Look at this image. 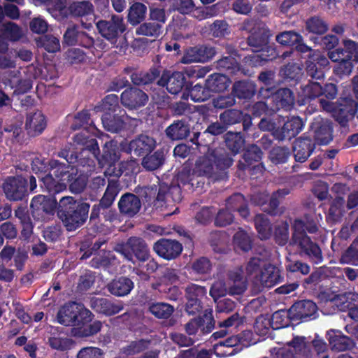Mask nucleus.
Wrapping results in <instances>:
<instances>
[{
	"instance_id": "obj_1",
	"label": "nucleus",
	"mask_w": 358,
	"mask_h": 358,
	"mask_svg": "<svg viewBox=\"0 0 358 358\" xmlns=\"http://www.w3.org/2000/svg\"><path fill=\"white\" fill-rule=\"evenodd\" d=\"M92 320V313L83 304L76 302L66 303L59 308L57 314V322L64 326L72 327V336L78 338L89 337L97 334L102 323Z\"/></svg>"
},
{
	"instance_id": "obj_2",
	"label": "nucleus",
	"mask_w": 358,
	"mask_h": 358,
	"mask_svg": "<svg viewBox=\"0 0 358 358\" xmlns=\"http://www.w3.org/2000/svg\"><path fill=\"white\" fill-rule=\"evenodd\" d=\"M294 233L292 238V243L298 245L301 248V254H304L315 264H320L323 260L321 249L306 234V231L310 234L315 233L318 227L313 221H308L305 224L301 220L294 221Z\"/></svg>"
},
{
	"instance_id": "obj_3",
	"label": "nucleus",
	"mask_w": 358,
	"mask_h": 358,
	"mask_svg": "<svg viewBox=\"0 0 358 358\" xmlns=\"http://www.w3.org/2000/svg\"><path fill=\"white\" fill-rule=\"evenodd\" d=\"M90 204L78 203L72 196H64L59 200L58 215L69 231L83 225L88 217Z\"/></svg>"
},
{
	"instance_id": "obj_4",
	"label": "nucleus",
	"mask_w": 358,
	"mask_h": 358,
	"mask_svg": "<svg viewBox=\"0 0 358 358\" xmlns=\"http://www.w3.org/2000/svg\"><path fill=\"white\" fill-rule=\"evenodd\" d=\"M48 173L41 178L49 192H59L65 188L66 182L73 180L76 170L66 163L51 160L48 164Z\"/></svg>"
},
{
	"instance_id": "obj_5",
	"label": "nucleus",
	"mask_w": 358,
	"mask_h": 358,
	"mask_svg": "<svg viewBox=\"0 0 358 358\" xmlns=\"http://www.w3.org/2000/svg\"><path fill=\"white\" fill-rule=\"evenodd\" d=\"M232 164V159L218 150H208V153L199 157L196 162L194 173L199 176L211 177L217 169H224Z\"/></svg>"
},
{
	"instance_id": "obj_6",
	"label": "nucleus",
	"mask_w": 358,
	"mask_h": 358,
	"mask_svg": "<svg viewBox=\"0 0 358 358\" xmlns=\"http://www.w3.org/2000/svg\"><path fill=\"white\" fill-rule=\"evenodd\" d=\"M74 142L78 145H85L86 150L92 152L101 166H104L105 163H115L120 159V152L114 141H108L105 143L102 159L98 157L99 149L95 139L87 140L84 134H78L75 136Z\"/></svg>"
},
{
	"instance_id": "obj_7",
	"label": "nucleus",
	"mask_w": 358,
	"mask_h": 358,
	"mask_svg": "<svg viewBox=\"0 0 358 358\" xmlns=\"http://www.w3.org/2000/svg\"><path fill=\"white\" fill-rule=\"evenodd\" d=\"M322 108L331 113L341 124L345 125L350 116H353L357 110V103L352 98H341L338 102L326 101L324 98L320 99Z\"/></svg>"
},
{
	"instance_id": "obj_8",
	"label": "nucleus",
	"mask_w": 358,
	"mask_h": 358,
	"mask_svg": "<svg viewBox=\"0 0 358 358\" xmlns=\"http://www.w3.org/2000/svg\"><path fill=\"white\" fill-rule=\"evenodd\" d=\"M115 250L127 260L134 263V257L141 262L148 259L150 251L145 241L138 237H131L126 242L118 243Z\"/></svg>"
},
{
	"instance_id": "obj_9",
	"label": "nucleus",
	"mask_w": 358,
	"mask_h": 358,
	"mask_svg": "<svg viewBox=\"0 0 358 358\" xmlns=\"http://www.w3.org/2000/svg\"><path fill=\"white\" fill-rule=\"evenodd\" d=\"M57 202L55 199L43 196H34L31 202V214L38 220L46 221L54 215Z\"/></svg>"
},
{
	"instance_id": "obj_10",
	"label": "nucleus",
	"mask_w": 358,
	"mask_h": 358,
	"mask_svg": "<svg viewBox=\"0 0 358 358\" xmlns=\"http://www.w3.org/2000/svg\"><path fill=\"white\" fill-rule=\"evenodd\" d=\"M243 29L250 33V36L248 37V43L250 46L257 48L254 51H259V48H262L267 44L269 34L264 23L247 22L245 23Z\"/></svg>"
},
{
	"instance_id": "obj_11",
	"label": "nucleus",
	"mask_w": 358,
	"mask_h": 358,
	"mask_svg": "<svg viewBox=\"0 0 358 358\" xmlns=\"http://www.w3.org/2000/svg\"><path fill=\"white\" fill-rule=\"evenodd\" d=\"M96 27L100 34L111 43H115L119 34L125 30L123 19L115 15L110 20H99Z\"/></svg>"
},
{
	"instance_id": "obj_12",
	"label": "nucleus",
	"mask_w": 358,
	"mask_h": 358,
	"mask_svg": "<svg viewBox=\"0 0 358 358\" xmlns=\"http://www.w3.org/2000/svg\"><path fill=\"white\" fill-rule=\"evenodd\" d=\"M281 280L280 270L278 267L267 264L257 274L253 283L259 291L263 288H270L275 286Z\"/></svg>"
},
{
	"instance_id": "obj_13",
	"label": "nucleus",
	"mask_w": 358,
	"mask_h": 358,
	"mask_svg": "<svg viewBox=\"0 0 358 358\" xmlns=\"http://www.w3.org/2000/svg\"><path fill=\"white\" fill-rule=\"evenodd\" d=\"M211 1H201V6H196L194 1H176V9L182 14L192 13L194 17L199 20L215 15L213 7L206 4Z\"/></svg>"
},
{
	"instance_id": "obj_14",
	"label": "nucleus",
	"mask_w": 358,
	"mask_h": 358,
	"mask_svg": "<svg viewBox=\"0 0 358 358\" xmlns=\"http://www.w3.org/2000/svg\"><path fill=\"white\" fill-rule=\"evenodd\" d=\"M185 291L187 299L186 311L189 315H194L201 310V300L206 296V289L200 285L191 284L186 287Z\"/></svg>"
},
{
	"instance_id": "obj_15",
	"label": "nucleus",
	"mask_w": 358,
	"mask_h": 358,
	"mask_svg": "<svg viewBox=\"0 0 358 358\" xmlns=\"http://www.w3.org/2000/svg\"><path fill=\"white\" fill-rule=\"evenodd\" d=\"M315 141L320 145H327L333 139V127L328 120L315 117L311 124Z\"/></svg>"
},
{
	"instance_id": "obj_16",
	"label": "nucleus",
	"mask_w": 358,
	"mask_h": 358,
	"mask_svg": "<svg viewBox=\"0 0 358 358\" xmlns=\"http://www.w3.org/2000/svg\"><path fill=\"white\" fill-rule=\"evenodd\" d=\"M215 55L213 48L207 45H199L186 50L181 59L183 64L193 62H206Z\"/></svg>"
},
{
	"instance_id": "obj_17",
	"label": "nucleus",
	"mask_w": 358,
	"mask_h": 358,
	"mask_svg": "<svg viewBox=\"0 0 358 358\" xmlns=\"http://www.w3.org/2000/svg\"><path fill=\"white\" fill-rule=\"evenodd\" d=\"M153 250L161 257L171 260L176 258L182 252V245L177 241L161 239L156 242Z\"/></svg>"
},
{
	"instance_id": "obj_18",
	"label": "nucleus",
	"mask_w": 358,
	"mask_h": 358,
	"mask_svg": "<svg viewBox=\"0 0 358 358\" xmlns=\"http://www.w3.org/2000/svg\"><path fill=\"white\" fill-rule=\"evenodd\" d=\"M27 181L22 177L8 178L3 185L6 197L11 201L22 199L26 192Z\"/></svg>"
},
{
	"instance_id": "obj_19",
	"label": "nucleus",
	"mask_w": 358,
	"mask_h": 358,
	"mask_svg": "<svg viewBox=\"0 0 358 358\" xmlns=\"http://www.w3.org/2000/svg\"><path fill=\"white\" fill-rule=\"evenodd\" d=\"M317 307L310 300H303L295 303L289 309V315L292 319L307 320L315 317Z\"/></svg>"
},
{
	"instance_id": "obj_20",
	"label": "nucleus",
	"mask_w": 358,
	"mask_h": 358,
	"mask_svg": "<svg viewBox=\"0 0 358 358\" xmlns=\"http://www.w3.org/2000/svg\"><path fill=\"white\" fill-rule=\"evenodd\" d=\"M185 77L180 72H171L165 70L163 71L157 84L159 86L166 87V90L173 94H176L182 89Z\"/></svg>"
},
{
	"instance_id": "obj_21",
	"label": "nucleus",
	"mask_w": 358,
	"mask_h": 358,
	"mask_svg": "<svg viewBox=\"0 0 358 358\" xmlns=\"http://www.w3.org/2000/svg\"><path fill=\"white\" fill-rule=\"evenodd\" d=\"M148 101V96L137 88H129L121 94V102L129 109H136L144 106Z\"/></svg>"
},
{
	"instance_id": "obj_22",
	"label": "nucleus",
	"mask_w": 358,
	"mask_h": 358,
	"mask_svg": "<svg viewBox=\"0 0 358 358\" xmlns=\"http://www.w3.org/2000/svg\"><path fill=\"white\" fill-rule=\"evenodd\" d=\"M215 325L212 310H206L203 317L191 320L185 324V331L189 335H194L201 328L203 333L206 334L212 331Z\"/></svg>"
},
{
	"instance_id": "obj_23",
	"label": "nucleus",
	"mask_w": 358,
	"mask_h": 358,
	"mask_svg": "<svg viewBox=\"0 0 358 358\" xmlns=\"http://www.w3.org/2000/svg\"><path fill=\"white\" fill-rule=\"evenodd\" d=\"M90 307L96 312L106 316H111L120 313L124 308L121 301H113L106 298H92Z\"/></svg>"
},
{
	"instance_id": "obj_24",
	"label": "nucleus",
	"mask_w": 358,
	"mask_h": 358,
	"mask_svg": "<svg viewBox=\"0 0 358 358\" xmlns=\"http://www.w3.org/2000/svg\"><path fill=\"white\" fill-rule=\"evenodd\" d=\"M2 82L6 87L14 89L15 92L24 93L31 88V84L29 80H22L20 76V72L18 70L6 71L3 73Z\"/></svg>"
},
{
	"instance_id": "obj_25",
	"label": "nucleus",
	"mask_w": 358,
	"mask_h": 358,
	"mask_svg": "<svg viewBox=\"0 0 358 358\" xmlns=\"http://www.w3.org/2000/svg\"><path fill=\"white\" fill-rule=\"evenodd\" d=\"M156 147L155 140L147 135H140L129 144L130 152L136 156H142L151 152Z\"/></svg>"
},
{
	"instance_id": "obj_26",
	"label": "nucleus",
	"mask_w": 358,
	"mask_h": 358,
	"mask_svg": "<svg viewBox=\"0 0 358 358\" xmlns=\"http://www.w3.org/2000/svg\"><path fill=\"white\" fill-rule=\"evenodd\" d=\"M141 207L140 199L131 193H126L122 195L118 202L120 212L127 217H133L136 215Z\"/></svg>"
},
{
	"instance_id": "obj_27",
	"label": "nucleus",
	"mask_w": 358,
	"mask_h": 358,
	"mask_svg": "<svg viewBox=\"0 0 358 358\" xmlns=\"http://www.w3.org/2000/svg\"><path fill=\"white\" fill-rule=\"evenodd\" d=\"M303 123L299 117H292L283 125L281 131H275L274 135L279 140L291 139L295 137L303 129Z\"/></svg>"
},
{
	"instance_id": "obj_28",
	"label": "nucleus",
	"mask_w": 358,
	"mask_h": 358,
	"mask_svg": "<svg viewBox=\"0 0 358 358\" xmlns=\"http://www.w3.org/2000/svg\"><path fill=\"white\" fill-rule=\"evenodd\" d=\"M315 145L310 138H301L294 141L293 152L295 160L304 162L311 155Z\"/></svg>"
},
{
	"instance_id": "obj_29",
	"label": "nucleus",
	"mask_w": 358,
	"mask_h": 358,
	"mask_svg": "<svg viewBox=\"0 0 358 358\" xmlns=\"http://www.w3.org/2000/svg\"><path fill=\"white\" fill-rule=\"evenodd\" d=\"M227 284L231 296L242 294L247 289V282L239 269L229 273Z\"/></svg>"
},
{
	"instance_id": "obj_30",
	"label": "nucleus",
	"mask_w": 358,
	"mask_h": 358,
	"mask_svg": "<svg viewBox=\"0 0 358 358\" xmlns=\"http://www.w3.org/2000/svg\"><path fill=\"white\" fill-rule=\"evenodd\" d=\"M331 348L335 351H345L351 349L354 345L353 341L341 334V331L331 330L327 334Z\"/></svg>"
},
{
	"instance_id": "obj_31",
	"label": "nucleus",
	"mask_w": 358,
	"mask_h": 358,
	"mask_svg": "<svg viewBox=\"0 0 358 358\" xmlns=\"http://www.w3.org/2000/svg\"><path fill=\"white\" fill-rule=\"evenodd\" d=\"M166 135L173 141L186 138L190 133V127L185 120L174 121L165 130Z\"/></svg>"
},
{
	"instance_id": "obj_32",
	"label": "nucleus",
	"mask_w": 358,
	"mask_h": 358,
	"mask_svg": "<svg viewBox=\"0 0 358 358\" xmlns=\"http://www.w3.org/2000/svg\"><path fill=\"white\" fill-rule=\"evenodd\" d=\"M345 213V200L341 196H336L330 205L326 220L331 224L340 223Z\"/></svg>"
},
{
	"instance_id": "obj_33",
	"label": "nucleus",
	"mask_w": 358,
	"mask_h": 358,
	"mask_svg": "<svg viewBox=\"0 0 358 358\" xmlns=\"http://www.w3.org/2000/svg\"><path fill=\"white\" fill-rule=\"evenodd\" d=\"M46 122L43 115L36 111L27 115L26 121V129L31 136L40 134L45 128Z\"/></svg>"
},
{
	"instance_id": "obj_34",
	"label": "nucleus",
	"mask_w": 358,
	"mask_h": 358,
	"mask_svg": "<svg viewBox=\"0 0 358 358\" xmlns=\"http://www.w3.org/2000/svg\"><path fill=\"white\" fill-rule=\"evenodd\" d=\"M109 292L115 296H123L130 293L134 288V282L128 278L122 277L108 284Z\"/></svg>"
},
{
	"instance_id": "obj_35",
	"label": "nucleus",
	"mask_w": 358,
	"mask_h": 358,
	"mask_svg": "<svg viewBox=\"0 0 358 358\" xmlns=\"http://www.w3.org/2000/svg\"><path fill=\"white\" fill-rule=\"evenodd\" d=\"M273 101L275 103L276 109H289L294 103L293 93L289 89L281 88L272 96Z\"/></svg>"
},
{
	"instance_id": "obj_36",
	"label": "nucleus",
	"mask_w": 358,
	"mask_h": 358,
	"mask_svg": "<svg viewBox=\"0 0 358 358\" xmlns=\"http://www.w3.org/2000/svg\"><path fill=\"white\" fill-rule=\"evenodd\" d=\"M120 190L117 179H109L105 193L101 198L99 205L102 208L110 207Z\"/></svg>"
},
{
	"instance_id": "obj_37",
	"label": "nucleus",
	"mask_w": 358,
	"mask_h": 358,
	"mask_svg": "<svg viewBox=\"0 0 358 358\" xmlns=\"http://www.w3.org/2000/svg\"><path fill=\"white\" fill-rule=\"evenodd\" d=\"M160 74L157 69H150L149 71H134L130 78L136 85H145L152 83Z\"/></svg>"
},
{
	"instance_id": "obj_38",
	"label": "nucleus",
	"mask_w": 358,
	"mask_h": 358,
	"mask_svg": "<svg viewBox=\"0 0 358 358\" xmlns=\"http://www.w3.org/2000/svg\"><path fill=\"white\" fill-rule=\"evenodd\" d=\"M229 78L220 73H214L209 76L206 81V86L210 92H222L229 87Z\"/></svg>"
},
{
	"instance_id": "obj_39",
	"label": "nucleus",
	"mask_w": 358,
	"mask_h": 358,
	"mask_svg": "<svg viewBox=\"0 0 358 358\" xmlns=\"http://www.w3.org/2000/svg\"><path fill=\"white\" fill-rule=\"evenodd\" d=\"M233 94L238 99H250L256 92V86L252 82L238 81L234 84Z\"/></svg>"
},
{
	"instance_id": "obj_40",
	"label": "nucleus",
	"mask_w": 358,
	"mask_h": 358,
	"mask_svg": "<svg viewBox=\"0 0 358 358\" xmlns=\"http://www.w3.org/2000/svg\"><path fill=\"white\" fill-rule=\"evenodd\" d=\"M165 161V153L162 150H158L151 155H145L141 164L148 171H154L162 166Z\"/></svg>"
},
{
	"instance_id": "obj_41",
	"label": "nucleus",
	"mask_w": 358,
	"mask_h": 358,
	"mask_svg": "<svg viewBox=\"0 0 358 358\" xmlns=\"http://www.w3.org/2000/svg\"><path fill=\"white\" fill-rule=\"evenodd\" d=\"M227 208L229 210L238 211L243 217H247L249 215L245 199L241 194H235L229 198Z\"/></svg>"
},
{
	"instance_id": "obj_42",
	"label": "nucleus",
	"mask_w": 358,
	"mask_h": 358,
	"mask_svg": "<svg viewBox=\"0 0 358 358\" xmlns=\"http://www.w3.org/2000/svg\"><path fill=\"white\" fill-rule=\"evenodd\" d=\"M322 94V87L317 82H310L307 85L301 87V96L303 104Z\"/></svg>"
},
{
	"instance_id": "obj_43",
	"label": "nucleus",
	"mask_w": 358,
	"mask_h": 358,
	"mask_svg": "<svg viewBox=\"0 0 358 358\" xmlns=\"http://www.w3.org/2000/svg\"><path fill=\"white\" fill-rule=\"evenodd\" d=\"M147 12L146 6L141 2H135L129 9L128 22L131 25H136L142 22Z\"/></svg>"
},
{
	"instance_id": "obj_44",
	"label": "nucleus",
	"mask_w": 358,
	"mask_h": 358,
	"mask_svg": "<svg viewBox=\"0 0 358 358\" xmlns=\"http://www.w3.org/2000/svg\"><path fill=\"white\" fill-rule=\"evenodd\" d=\"M340 310L356 307L358 305V294L356 292H346L335 297L333 300Z\"/></svg>"
},
{
	"instance_id": "obj_45",
	"label": "nucleus",
	"mask_w": 358,
	"mask_h": 358,
	"mask_svg": "<svg viewBox=\"0 0 358 358\" xmlns=\"http://www.w3.org/2000/svg\"><path fill=\"white\" fill-rule=\"evenodd\" d=\"M102 123L104 128L111 132H117L121 130L124 124V120L122 116L111 115L106 113L102 116Z\"/></svg>"
},
{
	"instance_id": "obj_46",
	"label": "nucleus",
	"mask_w": 358,
	"mask_h": 358,
	"mask_svg": "<svg viewBox=\"0 0 358 358\" xmlns=\"http://www.w3.org/2000/svg\"><path fill=\"white\" fill-rule=\"evenodd\" d=\"M224 138L227 148L234 154L239 152L245 143L242 135L238 132L229 131L225 134Z\"/></svg>"
},
{
	"instance_id": "obj_47",
	"label": "nucleus",
	"mask_w": 358,
	"mask_h": 358,
	"mask_svg": "<svg viewBox=\"0 0 358 358\" xmlns=\"http://www.w3.org/2000/svg\"><path fill=\"white\" fill-rule=\"evenodd\" d=\"M162 24L154 22H147L137 27L136 34L150 37H158L162 33Z\"/></svg>"
},
{
	"instance_id": "obj_48",
	"label": "nucleus",
	"mask_w": 358,
	"mask_h": 358,
	"mask_svg": "<svg viewBox=\"0 0 358 358\" xmlns=\"http://www.w3.org/2000/svg\"><path fill=\"white\" fill-rule=\"evenodd\" d=\"M255 224L261 239H267L271 235V227L265 215H257L255 218Z\"/></svg>"
},
{
	"instance_id": "obj_49",
	"label": "nucleus",
	"mask_w": 358,
	"mask_h": 358,
	"mask_svg": "<svg viewBox=\"0 0 358 358\" xmlns=\"http://www.w3.org/2000/svg\"><path fill=\"white\" fill-rule=\"evenodd\" d=\"M119 99L116 94H109L106 96L101 101V103L97 105L94 108V111L105 112V113L109 111H115L116 108L118 106Z\"/></svg>"
},
{
	"instance_id": "obj_50",
	"label": "nucleus",
	"mask_w": 358,
	"mask_h": 358,
	"mask_svg": "<svg viewBox=\"0 0 358 358\" xmlns=\"http://www.w3.org/2000/svg\"><path fill=\"white\" fill-rule=\"evenodd\" d=\"M36 43L38 46L44 48L49 52H55L60 49L59 39L52 35H45L39 37Z\"/></svg>"
},
{
	"instance_id": "obj_51",
	"label": "nucleus",
	"mask_w": 358,
	"mask_h": 358,
	"mask_svg": "<svg viewBox=\"0 0 358 358\" xmlns=\"http://www.w3.org/2000/svg\"><path fill=\"white\" fill-rule=\"evenodd\" d=\"M173 307L166 303H155L149 306L150 312L158 318H168L173 312Z\"/></svg>"
},
{
	"instance_id": "obj_52",
	"label": "nucleus",
	"mask_w": 358,
	"mask_h": 358,
	"mask_svg": "<svg viewBox=\"0 0 358 358\" xmlns=\"http://www.w3.org/2000/svg\"><path fill=\"white\" fill-rule=\"evenodd\" d=\"M277 41L284 45H294L302 41V36L292 31H284L276 36Z\"/></svg>"
},
{
	"instance_id": "obj_53",
	"label": "nucleus",
	"mask_w": 358,
	"mask_h": 358,
	"mask_svg": "<svg viewBox=\"0 0 358 358\" xmlns=\"http://www.w3.org/2000/svg\"><path fill=\"white\" fill-rule=\"evenodd\" d=\"M229 294L227 281L218 280L215 281L211 286L210 289V295L213 297L215 302L220 298Z\"/></svg>"
},
{
	"instance_id": "obj_54",
	"label": "nucleus",
	"mask_w": 358,
	"mask_h": 358,
	"mask_svg": "<svg viewBox=\"0 0 358 358\" xmlns=\"http://www.w3.org/2000/svg\"><path fill=\"white\" fill-rule=\"evenodd\" d=\"M191 99L195 102L204 101L210 96V90L206 87L196 84L189 90Z\"/></svg>"
},
{
	"instance_id": "obj_55",
	"label": "nucleus",
	"mask_w": 358,
	"mask_h": 358,
	"mask_svg": "<svg viewBox=\"0 0 358 358\" xmlns=\"http://www.w3.org/2000/svg\"><path fill=\"white\" fill-rule=\"evenodd\" d=\"M306 28L310 32L317 34H323L327 31L328 26L322 19L317 17H313L307 20Z\"/></svg>"
},
{
	"instance_id": "obj_56",
	"label": "nucleus",
	"mask_w": 358,
	"mask_h": 358,
	"mask_svg": "<svg viewBox=\"0 0 358 358\" xmlns=\"http://www.w3.org/2000/svg\"><path fill=\"white\" fill-rule=\"evenodd\" d=\"M47 3L45 6L50 13L54 17L66 16L69 9L66 8V1H43Z\"/></svg>"
},
{
	"instance_id": "obj_57",
	"label": "nucleus",
	"mask_w": 358,
	"mask_h": 358,
	"mask_svg": "<svg viewBox=\"0 0 358 358\" xmlns=\"http://www.w3.org/2000/svg\"><path fill=\"white\" fill-rule=\"evenodd\" d=\"M289 315L290 316L289 313L282 310L275 312L271 320L273 329H278L287 327L289 323Z\"/></svg>"
},
{
	"instance_id": "obj_58",
	"label": "nucleus",
	"mask_w": 358,
	"mask_h": 358,
	"mask_svg": "<svg viewBox=\"0 0 358 358\" xmlns=\"http://www.w3.org/2000/svg\"><path fill=\"white\" fill-rule=\"evenodd\" d=\"M234 242L235 246L243 251H248L251 249V238L244 231L240 230L235 234Z\"/></svg>"
},
{
	"instance_id": "obj_59",
	"label": "nucleus",
	"mask_w": 358,
	"mask_h": 358,
	"mask_svg": "<svg viewBox=\"0 0 358 358\" xmlns=\"http://www.w3.org/2000/svg\"><path fill=\"white\" fill-rule=\"evenodd\" d=\"M85 33L79 31L76 27H69L64 35V41L68 45H74L79 43Z\"/></svg>"
},
{
	"instance_id": "obj_60",
	"label": "nucleus",
	"mask_w": 358,
	"mask_h": 358,
	"mask_svg": "<svg viewBox=\"0 0 358 358\" xmlns=\"http://www.w3.org/2000/svg\"><path fill=\"white\" fill-rule=\"evenodd\" d=\"M92 8V5L90 1H73L69 7L71 13L78 16L90 13Z\"/></svg>"
},
{
	"instance_id": "obj_61",
	"label": "nucleus",
	"mask_w": 358,
	"mask_h": 358,
	"mask_svg": "<svg viewBox=\"0 0 358 358\" xmlns=\"http://www.w3.org/2000/svg\"><path fill=\"white\" fill-rule=\"evenodd\" d=\"M280 73L285 78L296 80L302 74V69L296 64H289L281 69Z\"/></svg>"
},
{
	"instance_id": "obj_62",
	"label": "nucleus",
	"mask_w": 358,
	"mask_h": 358,
	"mask_svg": "<svg viewBox=\"0 0 358 358\" xmlns=\"http://www.w3.org/2000/svg\"><path fill=\"white\" fill-rule=\"evenodd\" d=\"M4 34L9 40L16 41L22 37L23 32L16 24L8 22L4 24Z\"/></svg>"
},
{
	"instance_id": "obj_63",
	"label": "nucleus",
	"mask_w": 358,
	"mask_h": 358,
	"mask_svg": "<svg viewBox=\"0 0 358 358\" xmlns=\"http://www.w3.org/2000/svg\"><path fill=\"white\" fill-rule=\"evenodd\" d=\"M289 156V151L288 148L283 147L274 148L270 152V158L275 164L285 162Z\"/></svg>"
},
{
	"instance_id": "obj_64",
	"label": "nucleus",
	"mask_w": 358,
	"mask_h": 358,
	"mask_svg": "<svg viewBox=\"0 0 358 358\" xmlns=\"http://www.w3.org/2000/svg\"><path fill=\"white\" fill-rule=\"evenodd\" d=\"M77 358H103V352L96 347H86L78 352Z\"/></svg>"
}]
</instances>
